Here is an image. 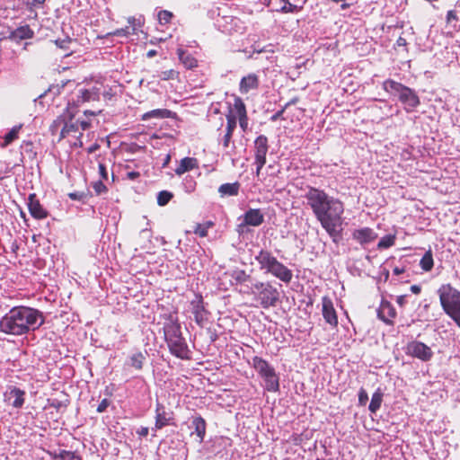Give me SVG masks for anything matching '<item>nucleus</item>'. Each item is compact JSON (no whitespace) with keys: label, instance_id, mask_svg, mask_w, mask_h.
<instances>
[{"label":"nucleus","instance_id":"obj_1","mask_svg":"<svg viewBox=\"0 0 460 460\" xmlns=\"http://www.w3.org/2000/svg\"><path fill=\"white\" fill-rule=\"evenodd\" d=\"M45 323L43 313L29 306H14L0 320V332L14 336L35 332Z\"/></svg>","mask_w":460,"mask_h":460},{"label":"nucleus","instance_id":"obj_2","mask_svg":"<svg viewBox=\"0 0 460 460\" xmlns=\"http://www.w3.org/2000/svg\"><path fill=\"white\" fill-rule=\"evenodd\" d=\"M344 207L341 201L332 197L324 207L316 214L315 217L321 223L323 228L332 236L339 235L337 227L342 224Z\"/></svg>","mask_w":460,"mask_h":460},{"label":"nucleus","instance_id":"obj_3","mask_svg":"<svg viewBox=\"0 0 460 460\" xmlns=\"http://www.w3.org/2000/svg\"><path fill=\"white\" fill-rule=\"evenodd\" d=\"M254 259L258 262L261 270L271 274L286 284L291 282L293 278L292 270L278 261L271 252L261 249L255 255Z\"/></svg>","mask_w":460,"mask_h":460},{"label":"nucleus","instance_id":"obj_4","mask_svg":"<svg viewBox=\"0 0 460 460\" xmlns=\"http://www.w3.org/2000/svg\"><path fill=\"white\" fill-rule=\"evenodd\" d=\"M438 295L445 314L460 328V291L447 283L439 287Z\"/></svg>","mask_w":460,"mask_h":460},{"label":"nucleus","instance_id":"obj_5","mask_svg":"<svg viewBox=\"0 0 460 460\" xmlns=\"http://www.w3.org/2000/svg\"><path fill=\"white\" fill-rule=\"evenodd\" d=\"M383 88L387 93L397 96L407 112L412 111L420 103V98L414 90L394 80H385L383 83Z\"/></svg>","mask_w":460,"mask_h":460},{"label":"nucleus","instance_id":"obj_6","mask_svg":"<svg viewBox=\"0 0 460 460\" xmlns=\"http://www.w3.org/2000/svg\"><path fill=\"white\" fill-rule=\"evenodd\" d=\"M243 292L254 295L264 309L276 306L279 300V292L270 282L257 281Z\"/></svg>","mask_w":460,"mask_h":460},{"label":"nucleus","instance_id":"obj_7","mask_svg":"<svg viewBox=\"0 0 460 460\" xmlns=\"http://www.w3.org/2000/svg\"><path fill=\"white\" fill-rule=\"evenodd\" d=\"M252 367L263 379L267 391L278 392L279 390V377L274 367L265 359L258 356L253 357Z\"/></svg>","mask_w":460,"mask_h":460},{"label":"nucleus","instance_id":"obj_8","mask_svg":"<svg viewBox=\"0 0 460 460\" xmlns=\"http://www.w3.org/2000/svg\"><path fill=\"white\" fill-rule=\"evenodd\" d=\"M101 89L93 86L90 89H79L76 98L73 99L72 103L68 102L67 113L70 119H73L76 113V108L84 102L99 101Z\"/></svg>","mask_w":460,"mask_h":460},{"label":"nucleus","instance_id":"obj_9","mask_svg":"<svg viewBox=\"0 0 460 460\" xmlns=\"http://www.w3.org/2000/svg\"><path fill=\"white\" fill-rule=\"evenodd\" d=\"M305 198L307 200V204L310 206L314 216L323 208L326 202L332 198L324 190L309 187L306 191Z\"/></svg>","mask_w":460,"mask_h":460},{"label":"nucleus","instance_id":"obj_10","mask_svg":"<svg viewBox=\"0 0 460 460\" xmlns=\"http://www.w3.org/2000/svg\"><path fill=\"white\" fill-rule=\"evenodd\" d=\"M405 353L422 361H429L433 357L432 349L425 343L412 341L405 348Z\"/></svg>","mask_w":460,"mask_h":460},{"label":"nucleus","instance_id":"obj_11","mask_svg":"<svg viewBox=\"0 0 460 460\" xmlns=\"http://www.w3.org/2000/svg\"><path fill=\"white\" fill-rule=\"evenodd\" d=\"M166 343L170 352L176 358L181 359L190 358V349L182 335L175 339H171V341H167Z\"/></svg>","mask_w":460,"mask_h":460},{"label":"nucleus","instance_id":"obj_12","mask_svg":"<svg viewBox=\"0 0 460 460\" xmlns=\"http://www.w3.org/2000/svg\"><path fill=\"white\" fill-rule=\"evenodd\" d=\"M155 422L154 429H162L164 427L172 424L174 420L173 412L167 410L161 402H156Z\"/></svg>","mask_w":460,"mask_h":460},{"label":"nucleus","instance_id":"obj_13","mask_svg":"<svg viewBox=\"0 0 460 460\" xmlns=\"http://www.w3.org/2000/svg\"><path fill=\"white\" fill-rule=\"evenodd\" d=\"M269 150L268 138L264 135H260L254 140V164L265 165L266 155Z\"/></svg>","mask_w":460,"mask_h":460},{"label":"nucleus","instance_id":"obj_14","mask_svg":"<svg viewBox=\"0 0 460 460\" xmlns=\"http://www.w3.org/2000/svg\"><path fill=\"white\" fill-rule=\"evenodd\" d=\"M268 6L275 12L297 13L302 9V2L291 3L290 0H269Z\"/></svg>","mask_w":460,"mask_h":460},{"label":"nucleus","instance_id":"obj_15","mask_svg":"<svg viewBox=\"0 0 460 460\" xmlns=\"http://www.w3.org/2000/svg\"><path fill=\"white\" fill-rule=\"evenodd\" d=\"M27 205L32 217L36 219H43L48 217V211L41 206L35 193L29 195Z\"/></svg>","mask_w":460,"mask_h":460},{"label":"nucleus","instance_id":"obj_16","mask_svg":"<svg viewBox=\"0 0 460 460\" xmlns=\"http://www.w3.org/2000/svg\"><path fill=\"white\" fill-rule=\"evenodd\" d=\"M322 305L323 316L324 320L332 327H336L338 325V317L333 307L332 301L329 297L323 296L322 299Z\"/></svg>","mask_w":460,"mask_h":460},{"label":"nucleus","instance_id":"obj_17","mask_svg":"<svg viewBox=\"0 0 460 460\" xmlns=\"http://www.w3.org/2000/svg\"><path fill=\"white\" fill-rule=\"evenodd\" d=\"M352 237L361 245L368 244L377 238V234L369 227L354 230Z\"/></svg>","mask_w":460,"mask_h":460},{"label":"nucleus","instance_id":"obj_18","mask_svg":"<svg viewBox=\"0 0 460 460\" xmlns=\"http://www.w3.org/2000/svg\"><path fill=\"white\" fill-rule=\"evenodd\" d=\"M6 400L11 402L14 408H22L25 401V392L16 386L10 387V390L5 393Z\"/></svg>","mask_w":460,"mask_h":460},{"label":"nucleus","instance_id":"obj_19","mask_svg":"<svg viewBox=\"0 0 460 460\" xmlns=\"http://www.w3.org/2000/svg\"><path fill=\"white\" fill-rule=\"evenodd\" d=\"M264 221V216L259 208H250L243 215V225L259 226Z\"/></svg>","mask_w":460,"mask_h":460},{"label":"nucleus","instance_id":"obj_20","mask_svg":"<svg viewBox=\"0 0 460 460\" xmlns=\"http://www.w3.org/2000/svg\"><path fill=\"white\" fill-rule=\"evenodd\" d=\"M259 87V78L255 74H249L241 79L239 90L240 93L244 94L251 90H256Z\"/></svg>","mask_w":460,"mask_h":460},{"label":"nucleus","instance_id":"obj_21","mask_svg":"<svg viewBox=\"0 0 460 460\" xmlns=\"http://www.w3.org/2000/svg\"><path fill=\"white\" fill-rule=\"evenodd\" d=\"M129 34L130 33L128 31H111L110 32H107L105 35L93 34L92 37L94 38V44L98 46V45H100L99 41H101L102 40H105L104 42H102V44L109 45V43H113L115 37H118V38L125 37L126 38Z\"/></svg>","mask_w":460,"mask_h":460},{"label":"nucleus","instance_id":"obj_22","mask_svg":"<svg viewBox=\"0 0 460 460\" xmlns=\"http://www.w3.org/2000/svg\"><path fill=\"white\" fill-rule=\"evenodd\" d=\"M377 315L379 319L389 324L392 323V319L396 316V311L389 302L383 301L377 311Z\"/></svg>","mask_w":460,"mask_h":460},{"label":"nucleus","instance_id":"obj_23","mask_svg":"<svg viewBox=\"0 0 460 460\" xmlns=\"http://www.w3.org/2000/svg\"><path fill=\"white\" fill-rule=\"evenodd\" d=\"M164 333L166 342L171 341V339H175L182 335L180 323L177 321L172 320L165 323L164 327Z\"/></svg>","mask_w":460,"mask_h":460},{"label":"nucleus","instance_id":"obj_24","mask_svg":"<svg viewBox=\"0 0 460 460\" xmlns=\"http://www.w3.org/2000/svg\"><path fill=\"white\" fill-rule=\"evenodd\" d=\"M0 40L8 38L12 40L19 41L20 40L31 38L33 35V31H4L0 33Z\"/></svg>","mask_w":460,"mask_h":460},{"label":"nucleus","instance_id":"obj_25","mask_svg":"<svg viewBox=\"0 0 460 460\" xmlns=\"http://www.w3.org/2000/svg\"><path fill=\"white\" fill-rule=\"evenodd\" d=\"M191 425L194 428V431L191 433L196 434L199 438V443H202L206 434L207 424L205 420L201 416L194 417Z\"/></svg>","mask_w":460,"mask_h":460},{"label":"nucleus","instance_id":"obj_26","mask_svg":"<svg viewBox=\"0 0 460 460\" xmlns=\"http://www.w3.org/2000/svg\"><path fill=\"white\" fill-rule=\"evenodd\" d=\"M198 167V161L193 157H184L181 160L179 166L175 169L177 175H181L184 172Z\"/></svg>","mask_w":460,"mask_h":460},{"label":"nucleus","instance_id":"obj_27","mask_svg":"<svg viewBox=\"0 0 460 460\" xmlns=\"http://www.w3.org/2000/svg\"><path fill=\"white\" fill-rule=\"evenodd\" d=\"M173 115V112L167 109H155L153 111H150L148 112H146L142 115V120H148L150 119H166V118H172Z\"/></svg>","mask_w":460,"mask_h":460},{"label":"nucleus","instance_id":"obj_28","mask_svg":"<svg viewBox=\"0 0 460 460\" xmlns=\"http://www.w3.org/2000/svg\"><path fill=\"white\" fill-rule=\"evenodd\" d=\"M179 59L187 69H193L198 66L197 59L182 49H177Z\"/></svg>","mask_w":460,"mask_h":460},{"label":"nucleus","instance_id":"obj_29","mask_svg":"<svg viewBox=\"0 0 460 460\" xmlns=\"http://www.w3.org/2000/svg\"><path fill=\"white\" fill-rule=\"evenodd\" d=\"M240 183L235 181L234 183H224L218 188V192L222 197L225 196H236L239 192Z\"/></svg>","mask_w":460,"mask_h":460},{"label":"nucleus","instance_id":"obj_30","mask_svg":"<svg viewBox=\"0 0 460 460\" xmlns=\"http://www.w3.org/2000/svg\"><path fill=\"white\" fill-rule=\"evenodd\" d=\"M192 313L195 317V321L199 325H201L204 321L203 313L205 312V308L202 303V299H199L196 302H192Z\"/></svg>","mask_w":460,"mask_h":460},{"label":"nucleus","instance_id":"obj_31","mask_svg":"<svg viewBox=\"0 0 460 460\" xmlns=\"http://www.w3.org/2000/svg\"><path fill=\"white\" fill-rule=\"evenodd\" d=\"M66 119H68L69 121L65 122V125L60 132V138H65L70 132H75L78 130V121L72 122V119H70L68 117L67 111H66L65 118L62 120L65 121Z\"/></svg>","mask_w":460,"mask_h":460},{"label":"nucleus","instance_id":"obj_32","mask_svg":"<svg viewBox=\"0 0 460 460\" xmlns=\"http://www.w3.org/2000/svg\"><path fill=\"white\" fill-rule=\"evenodd\" d=\"M232 279L235 284L243 285L247 288L248 286L245 284L251 281L252 277L243 270H236L232 273Z\"/></svg>","mask_w":460,"mask_h":460},{"label":"nucleus","instance_id":"obj_33","mask_svg":"<svg viewBox=\"0 0 460 460\" xmlns=\"http://www.w3.org/2000/svg\"><path fill=\"white\" fill-rule=\"evenodd\" d=\"M56 45L64 49L68 50V53H66L65 56H69L73 51V45H75V40H72L68 36H66L64 39H58L55 40Z\"/></svg>","mask_w":460,"mask_h":460},{"label":"nucleus","instance_id":"obj_34","mask_svg":"<svg viewBox=\"0 0 460 460\" xmlns=\"http://www.w3.org/2000/svg\"><path fill=\"white\" fill-rule=\"evenodd\" d=\"M383 401V394L380 389H378L372 395L371 402L369 403L368 409L372 413H376L381 407V403Z\"/></svg>","mask_w":460,"mask_h":460},{"label":"nucleus","instance_id":"obj_35","mask_svg":"<svg viewBox=\"0 0 460 460\" xmlns=\"http://www.w3.org/2000/svg\"><path fill=\"white\" fill-rule=\"evenodd\" d=\"M420 268L424 271H429L434 266L433 255L430 250L427 251L420 261Z\"/></svg>","mask_w":460,"mask_h":460},{"label":"nucleus","instance_id":"obj_36","mask_svg":"<svg viewBox=\"0 0 460 460\" xmlns=\"http://www.w3.org/2000/svg\"><path fill=\"white\" fill-rule=\"evenodd\" d=\"M22 128V125L14 126L4 137V142L1 144V147L5 148L8 145H10L13 140L18 138V134L20 129Z\"/></svg>","mask_w":460,"mask_h":460},{"label":"nucleus","instance_id":"obj_37","mask_svg":"<svg viewBox=\"0 0 460 460\" xmlns=\"http://www.w3.org/2000/svg\"><path fill=\"white\" fill-rule=\"evenodd\" d=\"M130 366L137 370L143 368L144 362L146 360V355L142 352H137L130 357Z\"/></svg>","mask_w":460,"mask_h":460},{"label":"nucleus","instance_id":"obj_38","mask_svg":"<svg viewBox=\"0 0 460 460\" xmlns=\"http://www.w3.org/2000/svg\"><path fill=\"white\" fill-rule=\"evenodd\" d=\"M215 226V223L213 221H206L202 224H197L194 228V234L200 237H205L208 235V231L209 228L213 227Z\"/></svg>","mask_w":460,"mask_h":460},{"label":"nucleus","instance_id":"obj_39","mask_svg":"<svg viewBox=\"0 0 460 460\" xmlns=\"http://www.w3.org/2000/svg\"><path fill=\"white\" fill-rule=\"evenodd\" d=\"M395 234H386L383 236L377 243L379 249H387L394 244Z\"/></svg>","mask_w":460,"mask_h":460},{"label":"nucleus","instance_id":"obj_40","mask_svg":"<svg viewBox=\"0 0 460 460\" xmlns=\"http://www.w3.org/2000/svg\"><path fill=\"white\" fill-rule=\"evenodd\" d=\"M173 195L172 192L167 190H162L157 195V204L159 206H165L172 199Z\"/></svg>","mask_w":460,"mask_h":460},{"label":"nucleus","instance_id":"obj_41","mask_svg":"<svg viewBox=\"0 0 460 460\" xmlns=\"http://www.w3.org/2000/svg\"><path fill=\"white\" fill-rule=\"evenodd\" d=\"M226 131L230 133H234V128H236L237 123V118L236 116L233 115L231 112L226 115Z\"/></svg>","mask_w":460,"mask_h":460},{"label":"nucleus","instance_id":"obj_42","mask_svg":"<svg viewBox=\"0 0 460 460\" xmlns=\"http://www.w3.org/2000/svg\"><path fill=\"white\" fill-rule=\"evenodd\" d=\"M234 108L237 116L247 113L245 104L240 97L234 98Z\"/></svg>","mask_w":460,"mask_h":460},{"label":"nucleus","instance_id":"obj_43","mask_svg":"<svg viewBox=\"0 0 460 460\" xmlns=\"http://www.w3.org/2000/svg\"><path fill=\"white\" fill-rule=\"evenodd\" d=\"M75 459H80L78 456H76L75 452L68 451V450H58V460H75Z\"/></svg>","mask_w":460,"mask_h":460},{"label":"nucleus","instance_id":"obj_44","mask_svg":"<svg viewBox=\"0 0 460 460\" xmlns=\"http://www.w3.org/2000/svg\"><path fill=\"white\" fill-rule=\"evenodd\" d=\"M172 13L169 11H160L158 13V21L161 25H165L172 19Z\"/></svg>","mask_w":460,"mask_h":460},{"label":"nucleus","instance_id":"obj_45","mask_svg":"<svg viewBox=\"0 0 460 460\" xmlns=\"http://www.w3.org/2000/svg\"><path fill=\"white\" fill-rule=\"evenodd\" d=\"M128 23L133 28L136 29L137 27H142L145 23V19L142 15H139L138 17H129L128 18Z\"/></svg>","mask_w":460,"mask_h":460},{"label":"nucleus","instance_id":"obj_46","mask_svg":"<svg viewBox=\"0 0 460 460\" xmlns=\"http://www.w3.org/2000/svg\"><path fill=\"white\" fill-rule=\"evenodd\" d=\"M184 188L187 192L194 191L196 188V181L191 177H186L183 181Z\"/></svg>","mask_w":460,"mask_h":460},{"label":"nucleus","instance_id":"obj_47","mask_svg":"<svg viewBox=\"0 0 460 460\" xmlns=\"http://www.w3.org/2000/svg\"><path fill=\"white\" fill-rule=\"evenodd\" d=\"M93 188L97 195H101L107 191V187L103 184L102 181L93 182Z\"/></svg>","mask_w":460,"mask_h":460},{"label":"nucleus","instance_id":"obj_48","mask_svg":"<svg viewBox=\"0 0 460 460\" xmlns=\"http://www.w3.org/2000/svg\"><path fill=\"white\" fill-rule=\"evenodd\" d=\"M178 75V72L173 69L163 71L160 75L162 80L174 79Z\"/></svg>","mask_w":460,"mask_h":460},{"label":"nucleus","instance_id":"obj_49","mask_svg":"<svg viewBox=\"0 0 460 460\" xmlns=\"http://www.w3.org/2000/svg\"><path fill=\"white\" fill-rule=\"evenodd\" d=\"M368 401V394L364 388H361L358 392V402L360 405H366Z\"/></svg>","mask_w":460,"mask_h":460},{"label":"nucleus","instance_id":"obj_50","mask_svg":"<svg viewBox=\"0 0 460 460\" xmlns=\"http://www.w3.org/2000/svg\"><path fill=\"white\" fill-rule=\"evenodd\" d=\"M49 405L57 411L60 410L62 407H66V404L59 400L52 399L49 400Z\"/></svg>","mask_w":460,"mask_h":460},{"label":"nucleus","instance_id":"obj_51","mask_svg":"<svg viewBox=\"0 0 460 460\" xmlns=\"http://www.w3.org/2000/svg\"><path fill=\"white\" fill-rule=\"evenodd\" d=\"M110 404H111L110 400H108L106 398L102 399L97 407V411L99 413L104 412L106 411V409L110 406Z\"/></svg>","mask_w":460,"mask_h":460},{"label":"nucleus","instance_id":"obj_52","mask_svg":"<svg viewBox=\"0 0 460 460\" xmlns=\"http://www.w3.org/2000/svg\"><path fill=\"white\" fill-rule=\"evenodd\" d=\"M237 117H238V119H239L240 127L242 128V129L243 131H245L247 127H248L247 113L246 114H241L240 116H237Z\"/></svg>","mask_w":460,"mask_h":460},{"label":"nucleus","instance_id":"obj_53","mask_svg":"<svg viewBox=\"0 0 460 460\" xmlns=\"http://www.w3.org/2000/svg\"><path fill=\"white\" fill-rule=\"evenodd\" d=\"M453 20H457V16H456V11L451 10V11H448L447 14V24L448 26L456 27L455 24H452Z\"/></svg>","mask_w":460,"mask_h":460},{"label":"nucleus","instance_id":"obj_54","mask_svg":"<svg viewBox=\"0 0 460 460\" xmlns=\"http://www.w3.org/2000/svg\"><path fill=\"white\" fill-rule=\"evenodd\" d=\"M68 197L72 199V200H82L84 199L85 197V194L84 192H71L68 194Z\"/></svg>","mask_w":460,"mask_h":460},{"label":"nucleus","instance_id":"obj_55","mask_svg":"<svg viewBox=\"0 0 460 460\" xmlns=\"http://www.w3.org/2000/svg\"><path fill=\"white\" fill-rule=\"evenodd\" d=\"M99 173L102 180L108 179V172H107L106 166L102 163L99 164Z\"/></svg>","mask_w":460,"mask_h":460},{"label":"nucleus","instance_id":"obj_56","mask_svg":"<svg viewBox=\"0 0 460 460\" xmlns=\"http://www.w3.org/2000/svg\"><path fill=\"white\" fill-rule=\"evenodd\" d=\"M26 1L29 5L35 7V8L42 7L43 4L45 3V0H26Z\"/></svg>","mask_w":460,"mask_h":460},{"label":"nucleus","instance_id":"obj_57","mask_svg":"<svg viewBox=\"0 0 460 460\" xmlns=\"http://www.w3.org/2000/svg\"><path fill=\"white\" fill-rule=\"evenodd\" d=\"M232 137H233L232 133L228 134V132L226 131V133H225V135L223 137V146L225 148H227L229 146V144L231 142Z\"/></svg>","mask_w":460,"mask_h":460},{"label":"nucleus","instance_id":"obj_58","mask_svg":"<svg viewBox=\"0 0 460 460\" xmlns=\"http://www.w3.org/2000/svg\"><path fill=\"white\" fill-rule=\"evenodd\" d=\"M285 111H286V107H283L281 110L278 111L275 114H273L270 117V120L271 121H277L279 119H280L282 117V115L285 112Z\"/></svg>","mask_w":460,"mask_h":460},{"label":"nucleus","instance_id":"obj_59","mask_svg":"<svg viewBox=\"0 0 460 460\" xmlns=\"http://www.w3.org/2000/svg\"><path fill=\"white\" fill-rule=\"evenodd\" d=\"M148 428L147 427H141L137 430V434L140 437H146L148 435Z\"/></svg>","mask_w":460,"mask_h":460},{"label":"nucleus","instance_id":"obj_60","mask_svg":"<svg viewBox=\"0 0 460 460\" xmlns=\"http://www.w3.org/2000/svg\"><path fill=\"white\" fill-rule=\"evenodd\" d=\"M406 295L398 296L396 298V303L402 307L406 304Z\"/></svg>","mask_w":460,"mask_h":460},{"label":"nucleus","instance_id":"obj_61","mask_svg":"<svg viewBox=\"0 0 460 460\" xmlns=\"http://www.w3.org/2000/svg\"><path fill=\"white\" fill-rule=\"evenodd\" d=\"M140 176V173L138 172H128L127 173V178L128 180H131V181H134L136 180L137 178H138Z\"/></svg>","mask_w":460,"mask_h":460},{"label":"nucleus","instance_id":"obj_62","mask_svg":"<svg viewBox=\"0 0 460 460\" xmlns=\"http://www.w3.org/2000/svg\"><path fill=\"white\" fill-rule=\"evenodd\" d=\"M252 53H261V52H264L265 51V49L263 47H260L259 45H252Z\"/></svg>","mask_w":460,"mask_h":460},{"label":"nucleus","instance_id":"obj_63","mask_svg":"<svg viewBox=\"0 0 460 460\" xmlns=\"http://www.w3.org/2000/svg\"><path fill=\"white\" fill-rule=\"evenodd\" d=\"M411 291L413 293V294H419L420 293L421 291V287L420 285H412L411 287Z\"/></svg>","mask_w":460,"mask_h":460},{"label":"nucleus","instance_id":"obj_64","mask_svg":"<svg viewBox=\"0 0 460 460\" xmlns=\"http://www.w3.org/2000/svg\"><path fill=\"white\" fill-rule=\"evenodd\" d=\"M48 454L50 456V457L53 460H58V451H57V450L48 451Z\"/></svg>","mask_w":460,"mask_h":460}]
</instances>
